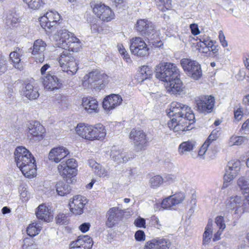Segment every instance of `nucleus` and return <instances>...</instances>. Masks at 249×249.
I'll list each match as a JSON object with an SVG mask.
<instances>
[{
	"label": "nucleus",
	"mask_w": 249,
	"mask_h": 249,
	"mask_svg": "<svg viewBox=\"0 0 249 249\" xmlns=\"http://www.w3.org/2000/svg\"><path fill=\"white\" fill-rule=\"evenodd\" d=\"M156 77L166 82L167 90L172 94H180L184 89L180 79L179 71L175 64L171 63H160L156 67Z\"/></svg>",
	"instance_id": "obj_1"
},
{
	"label": "nucleus",
	"mask_w": 249,
	"mask_h": 249,
	"mask_svg": "<svg viewBox=\"0 0 249 249\" xmlns=\"http://www.w3.org/2000/svg\"><path fill=\"white\" fill-rule=\"evenodd\" d=\"M82 47L80 40L68 30H63V72L73 75L78 70V62L71 53L78 52Z\"/></svg>",
	"instance_id": "obj_2"
},
{
	"label": "nucleus",
	"mask_w": 249,
	"mask_h": 249,
	"mask_svg": "<svg viewBox=\"0 0 249 249\" xmlns=\"http://www.w3.org/2000/svg\"><path fill=\"white\" fill-rule=\"evenodd\" d=\"M15 160L22 174L29 178L36 173V160L31 153L23 146H18L14 152Z\"/></svg>",
	"instance_id": "obj_3"
},
{
	"label": "nucleus",
	"mask_w": 249,
	"mask_h": 249,
	"mask_svg": "<svg viewBox=\"0 0 249 249\" xmlns=\"http://www.w3.org/2000/svg\"><path fill=\"white\" fill-rule=\"evenodd\" d=\"M63 161L65 162V166L63 167V181H66L68 184L63 185V196L70 193L71 188L70 184L72 183L75 180L74 177L77 173V167L78 166L76 160L70 157V153L68 149L63 147Z\"/></svg>",
	"instance_id": "obj_4"
},
{
	"label": "nucleus",
	"mask_w": 249,
	"mask_h": 249,
	"mask_svg": "<svg viewBox=\"0 0 249 249\" xmlns=\"http://www.w3.org/2000/svg\"><path fill=\"white\" fill-rule=\"evenodd\" d=\"M195 115L194 113L188 114L184 118L177 119L173 118L167 125L168 127L175 132L180 134V132L189 130V125L194 122Z\"/></svg>",
	"instance_id": "obj_5"
},
{
	"label": "nucleus",
	"mask_w": 249,
	"mask_h": 249,
	"mask_svg": "<svg viewBox=\"0 0 249 249\" xmlns=\"http://www.w3.org/2000/svg\"><path fill=\"white\" fill-rule=\"evenodd\" d=\"M180 64L184 71L192 78L197 80L201 77V66L197 61L189 58H182Z\"/></svg>",
	"instance_id": "obj_6"
},
{
	"label": "nucleus",
	"mask_w": 249,
	"mask_h": 249,
	"mask_svg": "<svg viewBox=\"0 0 249 249\" xmlns=\"http://www.w3.org/2000/svg\"><path fill=\"white\" fill-rule=\"evenodd\" d=\"M130 50L132 54L139 57L149 55V48L143 39L140 37H133L130 40Z\"/></svg>",
	"instance_id": "obj_7"
},
{
	"label": "nucleus",
	"mask_w": 249,
	"mask_h": 249,
	"mask_svg": "<svg viewBox=\"0 0 249 249\" xmlns=\"http://www.w3.org/2000/svg\"><path fill=\"white\" fill-rule=\"evenodd\" d=\"M129 138L136 151H140L146 148L148 140L145 133L142 130L133 129L129 134Z\"/></svg>",
	"instance_id": "obj_8"
},
{
	"label": "nucleus",
	"mask_w": 249,
	"mask_h": 249,
	"mask_svg": "<svg viewBox=\"0 0 249 249\" xmlns=\"http://www.w3.org/2000/svg\"><path fill=\"white\" fill-rule=\"evenodd\" d=\"M169 110L168 112V116L178 119L184 118L188 114L193 113L188 106L177 102L171 103Z\"/></svg>",
	"instance_id": "obj_9"
},
{
	"label": "nucleus",
	"mask_w": 249,
	"mask_h": 249,
	"mask_svg": "<svg viewBox=\"0 0 249 249\" xmlns=\"http://www.w3.org/2000/svg\"><path fill=\"white\" fill-rule=\"evenodd\" d=\"M60 15L56 11L47 12L39 18L40 24L46 31L51 29L60 20Z\"/></svg>",
	"instance_id": "obj_10"
},
{
	"label": "nucleus",
	"mask_w": 249,
	"mask_h": 249,
	"mask_svg": "<svg viewBox=\"0 0 249 249\" xmlns=\"http://www.w3.org/2000/svg\"><path fill=\"white\" fill-rule=\"evenodd\" d=\"M106 76L104 73L102 74L98 70L93 71L85 75L83 78V84L84 86L94 89L102 84L103 79Z\"/></svg>",
	"instance_id": "obj_11"
},
{
	"label": "nucleus",
	"mask_w": 249,
	"mask_h": 249,
	"mask_svg": "<svg viewBox=\"0 0 249 249\" xmlns=\"http://www.w3.org/2000/svg\"><path fill=\"white\" fill-rule=\"evenodd\" d=\"M88 200L81 195H76L70 200L69 207L71 212L74 215H81L84 213L85 206Z\"/></svg>",
	"instance_id": "obj_12"
},
{
	"label": "nucleus",
	"mask_w": 249,
	"mask_h": 249,
	"mask_svg": "<svg viewBox=\"0 0 249 249\" xmlns=\"http://www.w3.org/2000/svg\"><path fill=\"white\" fill-rule=\"evenodd\" d=\"M214 102V98L211 95L204 96L196 100L198 110L204 113H208L212 111Z\"/></svg>",
	"instance_id": "obj_13"
},
{
	"label": "nucleus",
	"mask_w": 249,
	"mask_h": 249,
	"mask_svg": "<svg viewBox=\"0 0 249 249\" xmlns=\"http://www.w3.org/2000/svg\"><path fill=\"white\" fill-rule=\"evenodd\" d=\"M124 211L118 207L110 208L107 213V220L106 225L108 228H112L121 220L124 215Z\"/></svg>",
	"instance_id": "obj_14"
},
{
	"label": "nucleus",
	"mask_w": 249,
	"mask_h": 249,
	"mask_svg": "<svg viewBox=\"0 0 249 249\" xmlns=\"http://www.w3.org/2000/svg\"><path fill=\"white\" fill-rule=\"evenodd\" d=\"M110 158L118 164L126 163L132 159L130 154L115 146L112 147L110 150Z\"/></svg>",
	"instance_id": "obj_15"
},
{
	"label": "nucleus",
	"mask_w": 249,
	"mask_h": 249,
	"mask_svg": "<svg viewBox=\"0 0 249 249\" xmlns=\"http://www.w3.org/2000/svg\"><path fill=\"white\" fill-rule=\"evenodd\" d=\"M240 162L239 161L231 160L228 162L226 169V173L224 176L225 182H230L235 178L240 171ZM224 185L227 186L225 182H224Z\"/></svg>",
	"instance_id": "obj_16"
},
{
	"label": "nucleus",
	"mask_w": 249,
	"mask_h": 249,
	"mask_svg": "<svg viewBox=\"0 0 249 249\" xmlns=\"http://www.w3.org/2000/svg\"><path fill=\"white\" fill-rule=\"evenodd\" d=\"M122 101L123 99L121 95L111 94L104 98L103 102V107L107 111H110L119 106Z\"/></svg>",
	"instance_id": "obj_17"
},
{
	"label": "nucleus",
	"mask_w": 249,
	"mask_h": 249,
	"mask_svg": "<svg viewBox=\"0 0 249 249\" xmlns=\"http://www.w3.org/2000/svg\"><path fill=\"white\" fill-rule=\"evenodd\" d=\"M185 198L184 193L179 192L164 199L161 204L164 209H169L182 203Z\"/></svg>",
	"instance_id": "obj_18"
},
{
	"label": "nucleus",
	"mask_w": 249,
	"mask_h": 249,
	"mask_svg": "<svg viewBox=\"0 0 249 249\" xmlns=\"http://www.w3.org/2000/svg\"><path fill=\"white\" fill-rule=\"evenodd\" d=\"M136 30L142 35L148 36L155 33L154 27L150 21L145 19L138 20L135 26Z\"/></svg>",
	"instance_id": "obj_19"
},
{
	"label": "nucleus",
	"mask_w": 249,
	"mask_h": 249,
	"mask_svg": "<svg viewBox=\"0 0 249 249\" xmlns=\"http://www.w3.org/2000/svg\"><path fill=\"white\" fill-rule=\"evenodd\" d=\"M92 246V240L88 235L78 237L75 241L70 244L69 249H90Z\"/></svg>",
	"instance_id": "obj_20"
},
{
	"label": "nucleus",
	"mask_w": 249,
	"mask_h": 249,
	"mask_svg": "<svg viewBox=\"0 0 249 249\" xmlns=\"http://www.w3.org/2000/svg\"><path fill=\"white\" fill-rule=\"evenodd\" d=\"M44 88L50 90H55L60 88L61 84L57 75L49 73L43 78Z\"/></svg>",
	"instance_id": "obj_21"
},
{
	"label": "nucleus",
	"mask_w": 249,
	"mask_h": 249,
	"mask_svg": "<svg viewBox=\"0 0 249 249\" xmlns=\"http://www.w3.org/2000/svg\"><path fill=\"white\" fill-rule=\"evenodd\" d=\"M171 243L168 239L157 238L146 243L144 249H168Z\"/></svg>",
	"instance_id": "obj_22"
},
{
	"label": "nucleus",
	"mask_w": 249,
	"mask_h": 249,
	"mask_svg": "<svg viewBox=\"0 0 249 249\" xmlns=\"http://www.w3.org/2000/svg\"><path fill=\"white\" fill-rule=\"evenodd\" d=\"M46 46L45 42L41 39H37L34 42L31 53L34 55H39L38 58H36L37 62L42 63L44 61V52Z\"/></svg>",
	"instance_id": "obj_23"
},
{
	"label": "nucleus",
	"mask_w": 249,
	"mask_h": 249,
	"mask_svg": "<svg viewBox=\"0 0 249 249\" xmlns=\"http://www.w3.org/2000/svg\"><path fill=\"white\" fill-rule=\"evenodd\" d=\"M91 130L90 141L103 140L107 134L105 127L101 124L92 125Z\"/></svg>",
	"instance_id": "obj_24"
},
{
	"label": "nucleus",
	"mask_w": 249,
	"mask_h": 249,
	"mask_svg": "<svg viewBox=\"0 0 249 249\" xmlns=\"http://www.w3.org/2000/svg\"><path fill=\"white\" fill-rule=\"evenodd\" d=\"M37 218L44 222H49L53 219L50 209L44 204L40 205L36 212Z\"/></svg>",
	"instance_id": "obj_25"
},
{
	"label": "nucleus",
	"mask_w": 249,
	"mask_h": 249,
	"mask_svg": "<svg viewBox=\"0 0 249 249\" xmlns=\"http://www.w3.org/2000/svg\"><path fill=\"white\" fill-rule=\"evenodd\" d=\"M196 142L190 140L181 142L178 146V152L180 155L187 156L196 147Z\"/></svg>",
	"instance_id": "obj_26"
},
{
	"label": "nucleus",
	"mask_w": 249,
	"mask_h": 249,
	"mask_svg": "<svg viewBox=\"0 0 249 249\" xmlns=\"http://www.w3.org/2000/svg\"><path fill=\"white\" fill-rule=\"evenodd\" d=\"M82 106L89 113L98 112V103L97 100L92 97L83 98Z\"/></svg>",
	"instance_id": "obj_27"
},
{
	"label": "nucleus",
	"mask_w": 249,
	"mask_h": 249,
	"mask_svg": "<svg viewBox=\"0 0 249 249\" xmlns=\"http://www.w3.org/2000/svg\"><path fill=\"white\" fill-rule=\"evenodd\" d=\"M45 129L38 121H34L30 123L28 126V133L33 137H39L42 139V135Z\"/></svg>",
	"instance_id": "obj_28"
},
{
	"label": "nucleus",
	"mask_w": 249,
	"mask_h": 249,
	"mask_svg": "<svg viewBox=\"0 0 249 249\" xmlns=\"http://www.w3.org/2000/svg\"><path fill=\"white\" fill-rule=\"evenodd\" d=\"M23 95L30 100L37 99L39 94L38 89L30 83L25 84L22 89Z\"/></svg>",
	"instance_id": "obj_29"
},
{
	"label": "nucleus",
	"mask_w": 249,
	"mask_h": 249,
	"mask_svg": "<svg viewBox=\"0 0 249 249\" xmlns=\"http://www.w3.org/2000/svg\"><path fill=\"white\" fill-rule=\"evenodd\" d=\"M23 53L22 49L17 48L16 50L10 53L9 56L14 67L19 70L23 68L22 63L21 62V57Z\"/></svg>",
	"instance_id": "obj_30"
},
{
	"label": "nucleus",
	"mask_w": 249,
	"mask_h": 249,
	"mask_svg": "<svg viewBox=\"0 0 249 249\" xmlns=\"http://www.w3.org/2000/svg\"><path fill=\"white\" fill-rule=\"evenodd\" d=\"M91 128L92 125L79 124L75 128L76 133L83 138L90 140Z\"/></svg>",
	"instance_id": "obj_31"
},
{
	"label": "nucleus",
	"mask_w": 249,
	"mask_h": 249,
	"mask_svg": "<svg viewBox=\"0 0 249 249\" xmlns=\"http://www.w3.org/2000/svg\"><path fill=\"white\" fill-rule=\"evenodd\" d=\"M48 158L50 160L55 163L59 162L62 160V147L52 149L49 153Z\"/></svg>",
	"instance_id": "obj_32"
},
{
	"label": "nucleus",
	"mask_w": 249,
	"mask_h": 249,
	"mask_svg": "<svg viewBox=\"0 0 249 249\" xmlns=\"http://www.w3.org/2000/svg\"><path fill=\"white\" fill-rule=\"evenodd\" d=\"M42 229L41 223L39 221L33 222L27 228V233L31 237L38 234Z\"/></svg>",
	"instance_id": "obj_33"
},
{
	"label": "nucleus",
	"mask_w": 249,
	"mask_h": 249,
	"mask_svg": "<svg viewBox=\"0 0 249 249\" xmlns=\"http://www.w3.org/2000/svg\"><path fill=\"white\" fill-rule=\"evenodd\" d=\"M90 5L91 7L92 8L93 12L98 17L100 16V14H101L108 7L105 5L101 2L96 1L95 0H92L90 3Z\"/></svg>",
	"instance_id": "obj_34"
},
{
	"label": "nucleus",
	"mask_w": 249,
	"mask_h": 249,
	"mask_svg": "<svg viewBox=\"0 0 249 249\" xmlns=\"http://www.w3.org/2000/svg\"><path fill=\"white\" fill-rule=\"evenodd\" d=\"M212 221L209 220L208 222V224L205 228V231L203 233V244L206 245L208 244L212 237Z\"/></svg>",
	"instance_id": "obj_35"
},
{
	"label": "nucleus",
	"mask_w": 249,
	"mask_h": 249,
	"mask_svg": "<svg viewBox=\"0 0 249 249\" xmlns=\"http://www.w3.org/2000/svg\"><path fill=\"white\" fill-rule=\"evenodd\" d=\"M237 184L243 194L249 193V182L248 178L244 177L240 178L238 180Z\"/></svg>",
	"instance_id": "obj_36"
},
{
	"label": "nucleus",
	"mask_w": 249,
	"mask_h": 249,
	"mask_svg": "<svg viewBox=\"0 0 249 249\" xmlns=\"http://www.w3.org/2000/svg\"><path fill=\"white\" fill-rule=\"evenodd\" d=\"M242 200L240 197L236 196L234 197L231 198L229 202L227 204V207L231 210L237 209L242 203Z\"/></svg>",
	"instance_id": "obj_37"
},
{
	"label": "nucleus",
	"mask_w": 249,
	"mask_h": 249,
	"mask_svg": "<svg viewBox=\"0 0 249 249\" xmlns=\"http://www.w3.org/2000/svg\"><path fill=\"white\" fill-rule=\"evenodd\" d=\"M28 6V7L34 10H36L41 8L44 4L43 0H23Z\"/></svg>",
	"instance_id": "obj_38"
},
{
	"label": "nucleus",
	"mask_w": 249,
	"mask_h": 249,
	"mask_svg": "<svg viewBox=\"0 0 249 249\" xmlns=\"http://www.w3.org/2000/svg\"><path fill=\"white\" fill-rule=\"evenodd\" d=\"M114 15L111 9L108 7L98 17L102 20L104 21H109L114 18Z\"/></svg>",
	"instance_id": "obj_39"
},
{
	"label": "nucleus",
	"mask_w": 249,
	"mask_h": 249,
	"mask_svg": "<svg viewBox=\"0 0 249 249\" xmlns=\"http://www.w3.org/2000/svg\"><path fill=\"white\" fill-rule=\"evenodd\" d=\"M157 3L159 9L164 12L172 7L171 0H155Z\"/></svg>",
	"instance_id": "obj_40"
},
{
	"label": "nucleus",
	"mask_w": 249,
	"mask_h": 249,
	"mask_svg": "<svg viewBox=\"0 0 249 249\" xmlns=\"http://www.w3.org/2000/svg\"><path fill=\"white\" fill-rule=\"evenodd\" d=\"M245 138L243 136H237L233 135L230 137L228 144L229 146L234 145H240L245 141Z\"/></svg>",
	"instance_id": "obj_41"
},
{
	"label": "nucleus",
	"mask_w": 249,
	"mask_h": 249,
	"mask_svg": "<svg viewBox=\"0 0 249 249\" xmlns=\"http://www.w3.org/2000/svg\"><path fill=\"white\" fill-rule=\"evenodd\" d=\"M163 183L162 177L160 175H156L152 177L149 180L150 187L156 189L160 187Z\"/></svg>",
	"instance_id": "obj_42"
},
{
	"label": "nucleus",
	"mask_w": 249,
	"mask_h": 249,
	"mask_svg": "<svg viewBox=\"0 0 249 249\" xmlns=\"http://www.w3.org/2000/svg\"><path fill=\"white\" fill-rule=\"evenodd\" d=\"M210 143H209L208 141H205L204 144L200 147V149L198 152L197 156L202 159H204V155L207 151L209 152V149H208L209 146L210 145Z\"/></svg>",
	"instance_id": "obj_43"
},
{
	"label": "nucleus",
	"mask_w": 249,
	"mask_h": 249,
	"mask_svg": "<svg viewBox=\"0 0 249 249\" xmlns=\"http://www.w3.org/2000/svg\"><path fill=\"white\" fill-rule=\"evenodd\" d=\"M163 183L165 182L170 184L174 183L177 180L176 175L173 174H165L162 177Z\"/></svg>",
	"instance_id": "obj_44"
},
{
	"label": "nucleus",
	"mask_w": 249,
	"mask_h": 249,
	"mask_svg": "<svg viewBox=\"0 0 249 249\" xmlns=\"http://www.w3.org/2000/svg\"><path fill=\"white\" fill-rule=\"evenodd\" d=\"M141 73L143 75V78L147 79L152 75V71L147 66H143L140 71Z\"/></svg>",
	"instance_id": "obj_45"
},
{
	"label": "nucleus",
	"mask_w": 249,
	"mask_h": 249,
	"mask_svg": "<svg viewBox=\"0 0 249 249\" xmlns=\"http://www.w3.org/2000/svg\"><path fill=\"white\" fill-rule=\"evenodd\" d=\"M127 175L130 180L133 181L138 177V172L135 168H130L126 170Z\"/></svg>",
	"instance_id": "obj_46"
},
{
	"label": "nucleus",
	"mask_w": 249,
	"mask_h": 249,
	"mask_svg": "<svg viewBox=\"0 0 249 249\" xmlns=\"http://www.w3.org/2000/svg\"><path fill=\"white\" fill-rule=\"evenodd\" d=\"M62 30H59L53 36V40L57 42L56 45H57L59 47H61V45L62 44Z\"/></svg>",
	"instance_id": "obj_47"
},
{
	"label": "nucleus",
	"mask_w": 249,
	"mask_h": 249,
	"mask_svg": "<svg viewBox=\"0 0 249 249\" xmlns=\"http://www.w3.org/2000/svg\"><path fill=\"white\" fill-rule=\"evenodd\" d=\"M20 195L22 201H27L30 197V193L25 187L20 186L19 189Z\"/></svg>",
	"instance_id": "obj_48"
},
{
	"label": "nucleus",
	"mask_w": 249,
	"mask_h": 249,
	"mask_svg": "<svg viewBox=\"0 0 249 249\" xmlns=\"http://www.w3.org/2000/svg\"><path fill=\"white\" fill-rule=\"evenodd\" d=\"M220 134V133L219 130L217 129H214L209 135L208 139L206 141H208L209 143L211 144L212 142L215 140L219 137Z\"/></svg>",
	"instance_id": "obj_49"
},
{
	"label": "nucleus",
	"mask_w": 249,
	"mask_h": 249,
	"mask_svg": "<svg viewBox=\"0 0 249 249\" xmlns=\"http://www.w3.org/2000/svg\"><path fill=\"white\" fill-rule=\"evenodd\" d=\"M24 244L22 245L23 249H36V246L34 244L32 240L25 239L24 240Z\"/></svg>",
	"instance_id": "obj_50"
},
{
	"label": "nucleus",
	"mask_w": 249,
	"mask_h": 249,
	"mask_svg": "<svg viewBox=\"0 0 249 249\" xmlns=\"http://www.w3.org/2000/svg\"><path fill=\"white\" fill-rule=\"evenodd\" d=\"M215 222L220 230L223 231L226 228V225L224 223V218L223 216H217L215 218Z\"/></svg>",
	"instance_id": "obj_51"
},
{
	"label": "nucleus",
	"mask_w": 249,
	"mask_h": 249,
	"mask_svg": "<svg viewBox=\"0 0 249 249\" xmlns=\"http://www.w3.org/2000/svg\"><path fill=\"white\" fill-rule=\"evenodd\" d=\"M7 70L6 60L4 57H0V75L4 73Z\"/></svg>",
	"instance_id": "obj_52"
},
{
	"label": "nucleus",
	"mask_w": 249,
	"mask_h": 249,
	"mask_svg": "<svg viewBox=\"0 0 249 249\" xmlns=\"http://www.w3.org/2000/svg\"><path fill=\"white\" fill-rule=\"evenodd\" d=\"M135 238L137 241H143L145 240V234L144 232L142 231H138L135 233Z\"/></svg>",
	"instance_id": "obj_53"
},
{
	"label": "nucleus",
	"mask_w": 249,
	"mask_h": 249,
	"mask_svg": "<svg viewBox=\"0 0 249 249\" xmlns=\"http://www.w3.org/2000/svg\"><path fill=\"white\" fill-rule=\"evenodd\" d=\"M88 163L89 166L92 169L94 172L95 171V170L99 169L100 166V165L99 163H98L95 160L92 159L89 160Z\"/></svg>",
	"instance_id": "obj_54"
},
{
	"label": "nucleus",
	"mask_w": 249,
	"mask_h": 249,
	"mask_svg": "<svg viewBox=\"0 0 249 249\" xmlns=\"http://www.w3.org/2000/svg\"><path fill=\"white\" fill-rule=\"evenodd\" d=\"M219 39L222 46L223 47H226L228 46V43L225 39V36L222 31H220L219 32Z\"/></svg>",
	"instance_id": "obj_55"
},
{
	"label": "nucleus",
	"mask_w": 249,
	"mask_h": 249,
	"mask_svg": "<svg viewBox=\"0 0 249 249\" xmlns=\"http://www.w3.org/2000/svg\"><path fill=\"white\" fill-rule=\"evenodd\" d=\"M134 224L136 227L139 228H144V225L145 224V220L143 218H137L135 220Z\"/></svg>",
	"instance_id": "obj_56"
},
{
	"label": "nucleus",
	"mask_w": 249,
	"mask_h": 249,
	"mask_svg": "<svg viewBox=\"0 0 249 249\" xmlns=\"http://www.w3.org/2000/svg\"><path fill=\"white\" fill-rule=\"evenodd\" d=\"M94 173L100 177H105L107 175V171L104 168H102L101 165L100 168L95 170Z\"/></svg>",
	"instance_id": "obj_57"
},
{
	"label": "nucleus",
	"mask_w": 249,
	"mask_h": 249,
	"mask_svg": "<svg viewBox=\"0 0 249 249\" xmlns=\"http://www.w3.org/2000/svg\"><path fill=\"white\" fill-rule=\"evenodd\" d=\"M190 27L193 35L196 36L199 34L200 31L197 24L195 23L191 24Z\"/></svg>",
	"instance_id": "obj_58"
},
{
	"label": "nucleus",
	"mask_w": 249,
	"mask_h": 249,
	"mask_svg": "<svg viewBox=\"0 0 249 249\" xmlns=\"http://www.w3.org/2000/svg\"><path fill=\"white\" fill-rule=\"evenodd\" d=\"M90 227L89 223H84L79 227V229L82 232H86L89 230Z\"/></svg>",
	"instance_id": "obj_59"
},
{
	"label": "nucleus",
	"mask_w": 249,
	"mask_h": 249,
	"mask_svg": "<svg viewBox=\"0 0 249 249\" xmlns=\"http://www.w3.org/2000/svg\"><path fill=\"white\" fill-rule=\"evenodd\" d=\"M211 39L208 37L199 38V42H198V46L200 47L204 48L206 46V44H207L208 42Z\"/></svg>",
	"instance_id": "obj_60"
},
{
	"label": "nucleus",
	"mask_w": 249,
	"mask_h": 249,
	"mask_svg": "<svg viewBox=\"0 0 249 249\" xmlns=\"http://www.w3.org/2000/svg\"><path fill=\"white\" fill-rule=\"evenodd\" d=\"M56 191L58 196H62V181H58L55 185Z\"/></svg>",
	"instance_id": "obj_61"
},
{
	"label": "nucleus",
	"mask_w": 249,
	"mask_h": 249,
	"mask_svg": "<svg viewBox=\"0 0 249 249\" xmlns=\"http://www.w3.org/2000/svg\"><path fill=\"white\" fill-rule=\"evenodd\" d=\"M152 220L155 221V225L157 229H160L162 228V224L157 217L154 215L152 217Z\"/></svg>",
	"instance_id": "obj_62"
},
{
	"label": "nucleus",
	"mask_w": 249,
	"mask_h": 249,
	"mask_svg": "<svg viewBox=\"0 0 249 249\" xmlns=\"http://www.w3.org/2000/svg\"><path fill=\"white\" fill-rule=\"evenodd\" d=\"M241 129L243 130L246 133H249V119L242 124Z\"/></svg>",
	"instance_id": "obj_63"
},
{
	"label": "nucleus",
	"mask_w": 249,
	"mask_h": 249,
	"mask_svg": "<svg viewBox=\"0 0 249 249\" xmlns=\"http://www.w3.org/2000/svg\"><path fill=\"white\" fill-rule=\"evenodd\" d=\"M242 115V112L240 109H238L234 112V117L238 121L241 119Z\"/></svg>",
	"instance_id": "obj_64"
}]
</instances>
